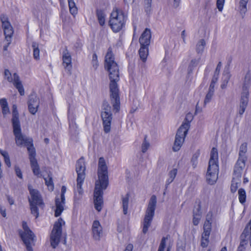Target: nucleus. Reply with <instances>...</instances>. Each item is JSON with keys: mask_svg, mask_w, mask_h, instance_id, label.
Returning <instances> with one entry per match:
<instances>
[{"mask_svg": "<svg viewBox=\"0 0 251 251\" xmlns=\"http://www.w3.org/2000/svg\"><path fill=\"white\" fill-rule=\"evenodd\" d=\"M104 67L109 72L110 80V99L113 106V110L114 112H118L120 109L119 89L117 83L119 80V67L114 61L112 49L110 48L108 49L105 56Z\"/></svg>", "mask_w": 251, "mask_h": 251, "instance_id": "obj_1", "label": "nucleus"}, {"mask_svg": "<svg viewBox=\"0 0 251 251\" xmlns=\"http://www.w3.org/2000/svg\"><path fill=\"white\" fill-rule=\"evenodd\" d=\"M98 179L96 181L94 193L95 209L100 211L103 205V190H105L108 184L107 167L103 157L99 160L98 168Z\"/></svg>", "mask_w": 251, "mask_h": 251, "instance_id": "obj_2", "label": "nucleus"}, {"mask_svg": "<svg viewBox=\"0 0 251 251\" xmlns=\"http://www.w3.org/2000/svg\"><path fill=\"white\" fill-rule=\"evenodd\" d=\"M247 151V144H241L239 149V157L234 166L232 180L230 190L232 193H235L241 182L242 173L245 167L247 157L246 153Z\"/></svg>", "mask_w": 251, "mask_h": 251, "instance_id": "obj_3", "label": "nucleus"}, {"mask_svg": "<svg viewBox=\"0 0 251 251\" xmlns=\"http://www.w3.org/2000/svg\"><path fill=\"white\" fill-rule=\"evenodd\" d=\"M218 155L217 150L212 148L210 158L209 161L208 167L206 173V181L210 185L214 184L217 180L219 172L218 165Z\"/></svg>", "mask_w": 251, "mask_h": 251, "instance_id": "obj_4", "label": "nucleus"}, {"mask_svg": "<svg viewBox=\"0 0 251 251\" xmlns=\"http://www.w3.org/2000/svg\"><path fill=\"white\" fill-rule=\"evenodd\" d=\"M191 118V115L187 114L185 119V121L178 129L173 147V150L174 151H178L181 147L190 127Z\"/></svg>", "mask_w": 251, "mask_h": 251, "instance_id": "obj_5", "label": "nucleus"}, {"mask_svg": "<svg viewBox=\"0 0 251 251\" xmlns=\"http://www.w3.org/2000/svg\"><path fill=\"white\" fill-rule=\"evenodd\" d=\"M125 16L123 11L115 8L110 15L109 25L112 30L117 32L120 31L125 25Z\"/></svg>", "mask_w": 251, "mask_h": 251, "instance_id": "obj_6", "label": "nucleus"}, {"mask_svg": "<svg viewBox=\"0 0 251 251\" xmlns=\"http://www.w3.org/2000/svg\"><path fill=\"white\" fill-rule=\"evenodd\" d=\"M157 200L155 195H152L149 201L148 207L146 211L145 216L143 221V232L146 234L149 227L151 226L156 206Z\"/></svg>", "mask_w": 251, "mask_h": 251, "instance_id": "obj_7", "label": "nucleus"}, {"mask_svg": "<svg viewBox=\"0 0 251 251\" xmlns=\"http://www.w3.org/2000/svg\"><path fill=\"white\" fill-rule=\"evenodd\" d=\"M29 190L31 196V198L29 199L31 213L37 218L39 216L38 206L42 208L44 202L37 190L31 189L29 187Z\"/></svg>", "mask_w": 251, "mask_h": 251, "instance_id": "obj_8", "label": "nucleus"}, {"mask_svg": "<svg viewBox=\"0 0 251 251\" xmlns=\"http://www.w3.org/2000/svg\"><path fill=\"white\" fill-rule=\"evenodd\" d=\"M100 116L102 120L103 130L105 133H107L110 131L112 114L111 107L107 101L103 102Z\"/></svg>", "mask_w": 251, "mask_h": 251, "instance_id": "obj_9", "label": "nucleus"}, {"mask_svg": "<svg viewBox=\"0 0 251 251\" xmlns=\"http://www.w3.org/2000/svg\"><path fill=\"white\" fill-rule=\"evenodd\" d=\"M0 21L2 24V27L5 36V41L7 42L3 47L4 50H7V48L12 42V37L13 35L14 30L12 26L8 20V17L4 15L0 16Z\"/></svg>", "mask_w": 251, "mask_h": 251, "instance_id": "obj_10", "label": "nucleus"}, {"mask_svg": "<svg viewBox=\"0 0 251 251\" xmlns=\"http://www.w3.org/2000/svg\"><path fill=\"white\" fill-rule=\"evenodd\" d=\"M24 232L20 233V236L25 243L27 251H33L32 246L34 245L35 236L29 228L26 222L23 223Z\"/></svg>", "mask_w": 251, "mask_h": 251, "instance_id": "obj_11", "label": "nucleus"}, {"mask_svg": "<svg viewBox=\"0 0 251 251\" xmlns=\"http://www.w3.org/2000/svg\"><path fill=\"white\" fill-rule=\"evenodd\" d=\"M65 223L61 218H59L54 225L50 234V244L53 248H55L60 242L62 233V226Z\"/></svg>", "mask_w": 251, "mask_h": 251, "instance_id": "obj_12", "label": "nucleus"}, {"mask_svg": "<svg viewBox=\"0 0 251 251\" xmlns=\"http://www.w3.org/2000/svg\"><path fill=\"white\" fill-rule=\"evenodd\" d=\"M13 133L15 137L16 144L18 146H28L32 143V140L22 133L21 125H16L12 126Z\"/></svg>", "mask_w": 251, "mask_h": 251, "instance_id": "obj_13", "label": "nucleus"}, {"mask_svg": "<svg viewBox=\"0 0 251 251\" xmlns=\"http://www.w3.org/2000/svg\"><path fill=\"white\" fill-rule=\"evenodd\" d=\"M26 147L29 153V159L33 173L35 175L38 176L40 175V171L37 161L35 158L36 153L35 149L31 143Z\"/></svg>", "mask_w": 251, "mask_h": 251, "instance_id": "obj_14", "label": "nucleus"}, {"mask_svg": "<svg viewBox=\"0 0 251 251\" xmlns=\"http://www.w3.org/2000/svg\"><path fill=\"white\" fill-rule=\"evenodd\" d=\"M249 102V91L247 87L244 86L241 94L238 113L241 117L245 111Z\"/></svg>", "mask_w": 251, "mask_h": 251, "instance_id": "obj_15", "label": "nucleus"}, {"mask_svg": "<svg viewBox=\"0 0 251 251\" xmlns=\"http://www.w3.org/2000/svg\"><path fill=\"white\" fill-rule=\"evenodd\" d=\"M39 103V98L36 96L34 95H30L28 101V107L31 114L34 115L37 112Z\"/></svg>", "mask_w": 251, "mask_h": 251, "instance_id": "obj_16", "label": "nucleus"}, {"mask_svg": "<svg viewBox=\"0 0 251 251\" xmlns=\"http://www.w3.org/2000/svg\"><path fill=\"white\" fill-rule=\"evenodd\" d=\"M92 235L95 240L100 241L103 235L102 227L100 222L95 220L93 222L92 227Z\"/></svg>", "mask_w": 251, "mask_h": 251, "instance_id": "obj_17", "label": "nucleus"}, {"mask_svg": "<svg viewBox=\"0 0 251 251\" xmlns=\"http://www.w3.org/2000/svg\"><path fill=\"white\" fill-rule=\"evenodd\" d=\"M86 167L84 158L81 157L79 159L76 164L75 170L77 174V179L84 180L85 177Z\"/></svg>", "mask_w": 251, "mask_h": 251, "instance_id": "obj_18", "label": "nucleus"}, {"mask_svg": "<svg viewBox=\"0 0 251 251\" xmlns=\"http://www.w3.org/2000/svg\"><path fill=\"white\" fill-rule=\"evenodd\" d=\"M63 65L65 69L68 70L70 74L72 68V57L70 53L66 48L62 54Z\"/></svg>", "mask_w": 251, "mask_h": 251, "instance_id": "obj_19", "label": "nucleus"}, {"mask_svg": "<svg viewBox=\"0 0 251 251\" xmlns=\"http://www.w3.org/2000/svg\"><path fill=\"white\" fill-rule=\"evenodd\" d=\"M151 32L149 29L146 28L139 38L140 46L148 47L150 44Z\"/></svg>", "mask_w": 251, "mask_h": 251, "instance_id": "obj_20", "label": "nucleus"}, {"mask_svg": "<svg viewBox=\"0 0 251 251\" xmlns=\"http://www.w3.org/2000/svg\"><path fill=\"white\" fill-rule=\"evenodd\" d=\"M241 240L249 241L251 246V219L241 235Z\"/></svg>", "mask_w": 251, "mask_h": 251, "instance_id": "obj_21", "label": "nucleus"}, {"mask_svg": "<svg viewBox=\"0 0 251 251\" xmlns=\"http://www.w3.org/2000/svg\"><path fill=\"white\" fill-rule=\"evenodd\" d=\"M14 76V82L13 84L15 87L18 90L21 96H23L25 94L24 89L22 84L21 81L20 80V77L17 73L13 74Z\"/></svg>", "mask_w": 251, "mask_h": 251, "instance_id": "obj_22", "label": "nucleus"}, {"mask_svg": "<svg viewBox=\"0 0 251 251\" xmlns=\"http://www.w3.org/2000/svg\"><path fill=\"white\" fill-rule=\"evenodd\" d=\"M65 204V200L62 199L60 200L56 198L55 199V205H56V209L55 210V216L58 217L60 215L62 212L64 210V205Z\"/></svg>", "mask_w": 251, "mask_h": 251, "instance_id": "obj_23", "label": "nucleus"}, {"mask_svg": "<svg viewBox=\"0 0 251 251\" xmlns=\"http://www.w3.org/2000/svg\"><path fill=\"white\" fill-rule=\"evenodd\" d=\"M12 126L20 124L19 118V113L17 109V106L15 104L12 106Z\"/></svg>", "mask_w": 251, "mask_h": 251, "instance_id": "obj_24", "label": "nucleus"}, {"mask_svg": "<svg viewBox=\"0 0 251 251\" xmlns=\"http://www.w3.org/2000/svg\"><path fill=\"white\" fill-rule=\"evenodd\" d=\"M76 192L75 196V200H79L80 199L82 194L83 189L82 188V184L84 180L76 179Z\"/></svg>", "mask_w": 251, "mask_h": 251, "instance_id": "obj_25", "label": "nucleus"}, {"mask_svg": "<svg viewBox=\"0 0 251 251\" xmlns=\"http://www.w3.org/2000/svg\"><path fill=\"white\" fill-rule=\"evenodd\" d=\"M200 60V57L198 58H193L191 60L187 68L188 74L189 75L193 73L195 68H196L199 63Z\"/></svg>", "mask_w": 251, "mask_h": 251, "instance_id": "obj_26", "label": "nucleus"}, {"mask_svg": "<svg viewBox=\"0 0 251 251\" xmlns=\"http://www.w3.org/2000/svg\"><path fill=\"white\" fill-rule=\"evenodd\" d=\"M129 199V194H126L122 197V207L123 209V213L125 215L127 214V209L128 207V202Z\"/></svg>", "mask_w": 251, "mask_h": 251, "instance_id": "obj_27", "label": "nucleus"}, {"mask_svg": "<svg viewBox=\"0 0 251 251\" xmlns=\"http://www.w3.org/2000/svg\"><path fill=\"white\" fill-rule=\"evenodd\" d=\"M149 50L147 46H141L139 50V54L141 59L145 62L148 55Z\"/></svg>", "mask_w": 251, "mask_h": 251, "instance_id": "obj_28", "label": "nucleus"}, {"mask_svg": "<svg viewBox=\"0 0 251 251\" xmlns=\"http://www.w3.org/2000/svg\"><path fill=\"white\" fill-rule=\"evenodd\" d=\"M209 214L207 215L206 221L203 225V234L210 235L211 228V223L210 220L208 219Z\"/></svg>", "mask_w": 251, "mask_h": 251, "instance_id": "obj_29", "label": "nucleus"}, {"mask_svg": "<svg viewBox=\"0 0 251 251\" xmlns=\"http://www.w3.org/2000/svg\"><path fill=\"white\" fill-rule=\"evenodd\" d=\"M206 43L204 39L200 40L196 45V50L198 54H201L203 51Z\"/></svg>", "mask_w": 251, "mask_h": 251, "instance_id": "obj_30", "label": "nucleus"}, {"mask_svg": "<svg viewBox=\"0 0 251 251\" xmlns=\"http://www.w3.org/2000/svg\"><path fill=\"white\" fill-rule=\"evenodd\" d=\"M96 15L100 25L101 26H103L105 24V17L104 12L101 10H97Z\"/></svg>", "mask_w": 251, "mask_h": 251, "instance_id": "obj_31", "label": "nucleus"}, {"mask_svg": "<svg viewBox=\"0 0 251 251\" xmlns=\"http://www.w3.org/2000/svg\"><path fill=\"white\" fill-rule=\"evenodd\" d=\"M249 0H240L239 1V10L241 14L243 16L245 14L247 11V5Z\"/></svg>", "mask_w": 251, "mask_h": 251, "instance_id": "obj_32", "label": "nucleus"}, {"mask_svg": "<svg viewBox=\"0 0 251 251\" xmlns=\"http://www.w3.org/2000/svg\"><path fill=\"white\" fill-rule=\"evenodd\" d=\"M214 89L209 87L208 91L207 94L206 95V96L204 100L203 103L204 106H205L208 103L210 102L214 95Z\"/></svg>", "mask_w": 251, "mask_h": 251, "instance_id": "obj_33", "label": "nucleus"}, {"mask_svg": "<svg viewBox=\"0 0 251 251\" xmlns=\"http://www.w3.org/2000/svg\"><path fill=\"white\" fill-rule=\"evenodd\" d=\"M230 77V74L227 73H224L223 74V76L222 77V82L221 85V87L222 89H224L226 88L227 84L229 81V80Z\"/></svg>", "mask_w": 251, "mask_h": 251, "instance_id": "obj_34", "label": "nucleus"}, {"mask_svg": "<svg viewBox=\"0 0 251 251\" xmlns=\"http://www.w3.org/2000/svg\"><path fill=\"white\" fill-rule=\"evenodd\" d=\"M177 170L176 169L174 168L169 173V178L166 181V185H168L172 183L174 180L177 174Z\"/></svg>", "mask_w": 251, "mask_h": 251, "instance_id": "obj_35", "label": "nucleus"}, {"mask_svg": "<svg viewBox=\"0 0 251 251\" xmlns=\"http://www.w3.org/2000/svg\"><path fill=\"white\" fill-rule=\"evenodd\" d=\"M70 13L75 15L77 14V8L76 6L74 0H68Z\"/></svg>", "mask_w": 251, "mask_h": 251, "instance_id": "obj_36", "label": "nucleus"}, {"mask_svg": "<svg viewBox=\"0 0 251 251\" xmlns=\"http://www.w3.org/2000/svg\"><path fill=\"white\" fill-rule=\"evenodd\" d=\"M33 49V57L35 59L39 60L40 58V50L38 48V45L36 42H33L32 45Z\"/></svg>", "mask_w": 251, "mask_h": 251, "instance_id": "obj_37", "label": "nucleus"}, {"mask_svg": "<svg viewBox=\"0 0 251 251\" xmlns=\"http://www.w3.org/2000/svg\"><path fill=\"white\" fill-rule=\"evenodd\" d=\"M239 196V200L241 203H244L246 201V194L245 190L243 188H240L238 192Z\"/></svg>", "mask_w": 251, "mask_h": 251, "instance_id": "obj_38", "label": "nucleus"}, {"mask_svg": "<svg viewBox=\"0 0 251 251\" xmlns=\"http://www.w3.org/2000/svg\"><path fill=\"white\" fill-rule=\"evenodd\" d=\"M209 234L202 233L201 239V246L203 248L206 247L209 243Z\"/></svg>", "mask_w": 251, "mask_h": 251, "instance_id": "obj_39", "label": "nucleus"}, {"mask_svg": "<svg viewBox=\"0 0 251 251\" xmlns=\"http://www.w3.org/2000/svg\"><path fill=\"white\" fill-rule=\"evenodd\" d=\"M150 146V143L147 140V136H145L141 146L142 152L145 153Z\"/></svg>", "mask_w": 251, "mask_h": 251, "instance_id": "obj_40", "label": "nucleus"}, {"mask_svg": "<svg viewBox=\"0 0 251 251\" xmlns=\"http://www.w3.org/2000/svg\"><path fill=\"white\" fill-rule=\"evenodd\" d=\"M4 77L9 82H14V77L12 76L11 74L8 69H5L4 70Z\"/></svg>", "mask_w": 251, "mask_h": 251, "instance_id": "obj_41", "label": "nucleus"}, {"mask_svg": "<svg viewBox=\"0 0 251 251\" xmlns=\"http://www.w3.org/2000/svg\"><path fill=\"white\" fill-rule=\"evenodd\" d=\"M201 218V216L198 213H194L193 214V223L195 226H197L200 222V220Z\"/></svg>", "mask_w": 251, "mask_h": 251, "instance_id": "obj_42", "label": "nucleus"}, {"mask_svg": "<svg viewBox=\"0 0 251 251\" xmlns=\"http://www.w3.org/2000/svg\"><path fill=\"white\" fill-rule=\"evenodd\" d=\"M44 179L45 180L46 184L48 186V187L52 190L53 189V185L52 178L49 176L48 178H45Z\"/></svg>", "mask_w": 251, "mask_h": 251, "instance_id": "obj_43", "label": "nucleus"}, {"mask_svg": "<svg viewBox=\"0 0 251 251\" xmlns=\"http://www.w3.org/2000/svg\"><path fill=\"white\" fill-rule=\"evenodd\" d=\"M199 156V153L196 152L194 154H193L192 159L191 162L192 163V165L194 168H195L197 164L198 158Z\"/></svg>", "mask_w": 251, "mask_h": 251, "instance_id": "obj_44", "label": "nucleus"}, {"mask_svg": "<svg viewBox=\"0 0 251 251\" xmlns=\"http://www.w3.org/2000/svg\"><path fill=\"white\" fill-rule=\"evenodd\" d=\"M218 76H219V75H217V74L214 75L212 79L211 80V83L210 84L209 88L214 89L215 85L216 83V82H217L218 79Z\"/></svg>", "mask_w": 251, "mask_h": 251, "instance_id": "obj_45", "label": "nucleus"}, {"mask_svg": "<svg viewBox=\"0 0 251 251\" xmlns=\"http://www.w3.org/2000/svg\"><path fill=\"white\" fill-rule=\"evenodd\" d=\"M247 244V241L245 240H241L240 245L238 247L237 251H245V248L244 246Z\"/></svg>", "mask_w": 251, "mask_h": 251, "instance_id": "obj_46", "label": "nucleus"}, {"mask_svg": "<svg viewBox=\"0 0 251 251\" xmlns=\"http://www.w3.org/2000/svg\"><path fill=\"white\" fill-rule=\"evenodd\" d=\"M225 0H217V7L219 11H222L223 9Z\"/></svg>", "mask_w": 251, "mask_h": 251, "instance_id": "obj_47", "label": "nucleus"}, {"mask_svg": "<svg viewBox=\"0 0 251 251\" xmlns=\"http://www.w3.org/2000/svg\"><path fill=\"white\" fill-rule=\"evenodd\" d=\"M92 64L94 68L97 69L99 64L97 60V55L96 53L93 54L92 57Z\"/></svg>", "mask_w": 251, "mask_h": 251, "instance_id": "obj_48", "label": "nucleus"}, {"mask_svg": "<svg viewBox=\"0 0 251 251\" xmlns=\"http://www.w3.org/2000/svg\"><path fill=\"white\" fill-rule=\"evenodd\" d=\"M185 244L182 242L178 243L177 244L176 251H185Z\"/></svg>", "mask_w": 251, "mask_h": 251, "instance_id": "obj_49", "label": "nucleus"}, {"mask_svg": "<svg viewBox=\"0 0 251 251\" xmlns=\"http://www.w3.org/2000/svg\"><path fill=\"white\" fill-rule=\"evenodd\" d=\"M14 169H15V173H16L17 176L19 178L22 179L23 178V175H22V171H21L20 168H19V167H18V166H15L14 167Z\"/></svg>", "mask_w": 251, "mask_h": 251, "instance_id": "obj_50", "label": "nucleus"}, {"mask_svg": "<svg viewBox=\"0 0 251 251\" xmlns=\"http://www.w3.org/2000/svg\"><path fill=\"white\" fill-rule=\"evenodd\" d=\"M145 10L147 12L151 11V0H145Z\"/></svg>", "mask_w": 251, "mask_h": 251, "instance_id": "obj_51", "label": "nucleus"}, {"mask_svg": "<svg viewBox=\"0 0 251 251\" xmlns=\"http://www.w3.org/2000/svg\"><path fill=\"white\" fill-rule=\"evenodd\" d=\"M0 105L1 108L8 106L6 100L4 98L0 99Z\"/></svg>", "mask_w": 251, "mask_h": 251, "instance_id": "obj_52", "label": "nucleus"}, {"mask_svg": "<svg viewBox=\"0 0 251 251\" xmlns=\"http://www.w3.org/2000/svg\"><path fill=\"white\" fill-rule=\"evenodd\" d=\"M1 108H2V113L4 116H5L6 114H9L10 113L8 106H5Z\"/></svg>", "mask_w": 251, "mask_h": 251, "instance_id": "obj_53", "label": "nucleus"}, {"mask_svg": "<svg viewBox=\"0 0 251 251\" xmlns=\"http://www.w3.org/2000/svg\"><path fill=\"white\" fill-rule=\"evenodd\" d=\"M66 191V187L65 186H63L61 188V199H62L63 201L65 200V193Z\"/></svg>", "mask_w": 251, "mask_h": 251, "instance_id": "obj_54", "label": "nucleus"}, {"mask_svg": "<svg viewBox=\"0 0 251 251\" xmlns=\"http://www.w3.org/2000/svg\"><path fill=\"white\" fill-rule=\"evenodd\" d=\"M221 66H222V63L221 62H219V63L218 64V65L217 66V67H216V70L214 72V74H217V75H219L220 72L221 68Z\"/></svg>", "mask_w": 251, "mask_h": 251, "instance_id": "obj_55", "label": "nucleus"}, {"mask_svg": "<svg viewBox=\"0 0 251 251\" xmlns=\"http://www.w3.org/2000/svg\"><path fill=\"white\" fill-rule=\"evenodd\" d=\"M196 213L197 214H199L201 216V205L200 204H198V207L195 208L194 209L193 213Z\"/></svg>", "mask_w": 251, "mask_h": 251, "instance_id": "obj_56", "label": "nucleus"}, {"mask_svg": "<svg viewBox=\"0 0 251 251\" xmlns=\"http://www.w3.org/2000/svg\"><path fill=\"white\" fill-rule=\"evenodd\" d=\"M133 249V246L131 244H129L126 247V249L124 251H132Z\"/></svg>", "mask_w": 251, "mask_h": 251, "instance_id": "obj_57", "label": "nucleus"}, {"mask_svg": "<svg viewBox=\"0 0 251 251\" xmlns=\"http://www.w3.org/2000/svg\"><path fill=\"white\" fill-rule=\"evenodd\" d=\"M4 159V162L8 167H11V162L9 158V156L6 157Z\"/></svg>", "mask_w": 251, "mask_h": 251, "instance_id": "obj_58", "label": "nucleus"}, {"mask_svg": "<svg viewBox=\"0 0 251 251\" xmlns=\"http://www.w3.org/2000/svg\"><path fill=\"white\" fill-rule=\"evenodd\" d=\"M0 153L3 156L4 158L9 156L8 152L5 151L0 150Z\"/></svg>", "mask_w": 251, "mask_h": 251, "instance_id": "obj_59", "label": "nucleus"}, {"mask_svg": "<svg viewBox=\"0 0 251 251\" xmlns=\"http://www.w3.org/2000/svg\"><path fill=\"white\" fill-rule=\"evenodd\" d=\"M181 37L183 39V41L184 43H185V40H186V33H185V31L184 30H183L182 32H181Z\"/></svg>", "mask_w": 251, "mask_h": 251, "instance_id": "obj_60", "label": "nucleus"}, {"mask_svg": "<svg viewBox=\"0 0 251 251\" xmlns=\"http://www.w3.org/2000/svg\"><path fill=\"white\" fill-rule=\"evenodd\" d=\"M201 111L202 109L199 106L198 103H197L196 106L195 113H201Z\"/></svg>", "mask_w": 251, "mask_h": 251, "instance_id": "obj_61", "label": "nucleus"}, {"mask_svg": "<svg viewBox=\"0 0 251 251\" xmlns=\"http://www.w3.org/2000/svg\"><path fill=\"white\" fill-rule=\"evenodd\" d=\"M7 200H8L9 204L10 205L13 204H14V202L13 199L12 198H11L10 197L8 196L7 197Z\"/></svg>", "mask_w": 251, "mask_h": 251, "instance_id": "obj_62", "label": "nucleus"}, {"mask_svg": "<svg viewBox=\"0 0 251 251\" xmlns=\"http://www.w3.org/2000/svg\"><path fill=\"white\" fill-rule=\"evenodd\" d=\"M0 212L1 214L2 215V216L3 217H6V211H5V209H3L2 208H0Z\"/></svg>", "mask_w": 251, "mask_h": 251, "instance_id": "obj_63", "label": "nucleus"}, {"mask_svg": "<svg viewBox=\"0 0 251 251\" xmlns=\"http://www.w3.org/2000/svg\"><path fill=\"white\" fill-rule=\"evenodd\" d=\"M174 0V6L176 7L178 5V3L180 0Z\"/></svg>", "mask_w": 251, "mask_h": 251, "instance_id": "obj_64", "label": "nucleus"}]
</instances>
